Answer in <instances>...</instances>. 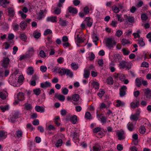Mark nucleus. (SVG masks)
Masks as SVG:
<instances>
[{
    "mask_svg": "<svg viewBox=\"0 0 151 151\" xmlns=\"http://www.w3.org/2000/svg\"><path fill=\"white\" fill-rule=\"evenodd\" d=\"M125 16V15H124ZM127 18V21L131 23H134V18L133 17H128L127 15H125Z\"/></svg>",
    "mask_w": 151,
    "mask_h": 151,
    "instance_id": "obj_39",
    "label": "nucleus"
},
{
    "mask_svg": "<svg viewBox=\"0 0 151 151\" xmlns=\"http://www.w3.org/2000/svg\"><path fill=\"white\" fill-rule=\"evenodd\" d=\"M27 25V23L25 22V21H22L20 24V27L22 30H24L26 28Z\"/></svg>",
    "mask_w": 151,
    "mask_h": 151,
    "instance_id": "obj_25",
    "label": "nucleus"
},
{
    "mask_svg": "<svg viewBox=\"0 0 151 151\" xmlns=\"http://www.w3.org/2000/svg\"><path fill=\"white\" fill-rule=\"evenodd\" d=\"M122 44L123 46H125L126 45H129L131 44L130 41L126 38H123L121 41Z\"/></svg>",
    "mask_w": 151,
    "mask_h": 151,
    "instance_id": "obj_18",
    "label": "nucleus"
},
{
    "mask_svg": "<svg viewBox=\"0 0 151 151\" xmlns=\"http://www.w3.org/2000/svg\"><path fill=\"white\" fill-rule=\"evenodd\" d=\"M9 3L7 0H0V4L4 8L6 7V4H8Z\"/></svg>",
    "mask_w": 151,
    "mask_h": 151,
    "instance_id": "obj_23",
    "label": "nucleus"
},
{
    "mask_svg": "<svg viewBox=\"0 0 151 151\" xmlns=\"http://www.w3.org/2000/svg\"><path fill=\"white\" fill-rule=\"evenodd\" d=\"M19 117V113L18 112H16L12 116H10L9 118V121L12 123H14L16 122V119Z\"/></svg>",
    "mask_w": 151,
    "mask_h": 151,
    "instance_id": "obj_3",
    "label": "nucleus"
},
{
    "mask_svg": "<svg viewBox=\"0 0 151 151\" xmlns=\"http://www.w3.org/2000/svg\"><path fill=\"white\" fill-rule=\"evenodd\" d=\"M139 105V102L138 101H137L136 102H132L130 104L131 107L132 109H135L138 108Z\"/></svg>",
    "mask_w": 151,
    "mask_h": 151,
    "instance_id": "obj_12",
    "label": "nucleus"
},
{
    "mask_svg": "<svg viewBox=\"0 0 151 151\" xmlns=\"http://www.w3.org/2000/svg\"><path fill=\"white\" fill-rule=\"evenodd\" d=\"M119 66L120 67V68L124 69L126 68L127 69H129V64L127 62L124 61H122L120 62L119 65Z\"/></svg>",
    "mask_w": 151,
    "mask_h": 151,
    "instance_id": "obj_9",
    "label": "nucleus"
},
{
    "mask_svg": "<svg viewBox=\"0 0 151 151\" xmlns=\"http://www.w3.org/2000/svg\"><path fill=\"white\" fill-rule=\"evenodd\" d=\"M59 23L60 26L62 27H64L67 25L68 22L66 20L62 19L61 18H59Z\"/></svg>",
    "mask_w": 151,
    "mask_h": 151,
    "instance_id": "obj_15",
    "label": "nucleus"
},
{
    "mask_svg": "<svg viewBox=\"0 0 151 151\" xmlns=\"http://www.w3.org/2000/svg\"><path fill=\"white\" fill-rule=\"evenodd\" d=\"M45 11H46V10H40L37 17V18L38 20H40L44 17V14Z\"/></svg>",
    "mask_w": 151,
    "mask_h": 151,
    "instance_id": "obj_16",
    "label": "nucleus"
},
{
    "mask_svg": "<svg viewBox=\"0 0 151 151\" xmlns=\"http://www.w3.org/2000/svg\"><path fill=\"white\" fill-rule=\"evenodd\" d=\"M51 86V83L47 81H46L44 83H40L41 87L43 88H47L48 87H50Z\"/></svg>",
    "mask_w": 151,
    "mask_h": 151,
    "instance_id": "obj_13",
    "label": "nucleus"
},
{
    "mask_svg": "<svg viewBox=\"0 0 151 151\" xmlns=\"http://www.w3.org/2000/svg\"><path fill=\"white\" fill-rule=\"evenodd\" d=\"M76 38L77 42L78 43H81L84 41L82 37H79L77 35Z\"/></svg>",
    "mask_w": 151,
    "mask_h": 151,
    "instance_id": "obj_51",
    "label": "nucleus"
},
{
    "mask_svg": "<svg viewBox=\"0 0 151 151\" xmlns=\"http://www.w3.org/2000/svg\"><path fill=\"white\" fill-rule=\"evenodd\" d=\"M20 39L23 41H25L27 39V37L26 35L24 33H22L20 34Z\"/></svg>",
    "mask_w": 151,
    "mask_h": 151,
    "instance_id": "obj_40",
    "label": "nucleus"
},
{
    "mask_svg": "<svg viewBox=\"0 0 151 151\" xmlns=\"http://www.w3.org/2000/svg\"><path fill=\"white\" fill-rule=\"evenodd\" d=\"M79 99V96L78 94H74L72 96V99L74 101H78Z\"/></svg>",
    "mask_w": 151,
    "mask_h": 151,
    "instance_id": "obj_37",
    "label": "nucleus"
},
{
    "mask_svg": "<svg viewBox=\"0 0 151 151\" xmlns=\"http://www.w3.org/2000/svg\"><path fill=\"white\" fill-rule=\"evenodd\" d=\"M116 135L117 136L118 139L120 140H123L125 138V133L123 131H120L117 132Z\"/></svg>",
    "mask_w": 151,
    "mask_h": 151,
    "instance_id": "obj_6",
    "label": "nucleus"
},
{
    "mask_svg": "<svg viewBox=\"0 0 151 151\" xmlns=\"http://www.w3.org/2000/svg\"><path fill=\"white\" fill-rule=\"evenodd\" d=\"M138 42L137 44L141 47H143L145 45V43L143 41V39L142 37L139 39Z\"/></svg>",
    "mask_w": 151,
    "mask_h": 151,
    "instance_id": "obj_32",
    "label": "nucleus"
},
{
    "mask_svg": "<svg viewBox=\"0 0 151 151\" xmlns=\"http://www.w3.org/2000/svg\"><path fill=\"white\" fill-rule=\"evenodd\" d=\"M27 128L30 129L32 131L35 129V128L33 127L32 125L30 124H27Z\"/></svg>",
    "mask_w": 151,
    "mask_h": 151,
    "instance_id": "obj_60",
    "label": "nucleus"
},
{
    "mask_svg": "<svg viewBox=\"0 0 151 151\" xmlns=\"http://www.w3.org/2000/svg\"><path fill=\"white\" fill-rule=\"evenodd\" d=\"M52 32V31L50 29H47L45 31L44 35L46 36L49 34H51Z\"/></svg>",
    "mask_w": 151,
    "mask_h": 151,
    "instance_id": "obj_56",
    "label": "nucleus"
},
{
    "mask_svg": "<svg viewBox=\"0 0 151 151\" xmlns=\"http://www.w3.org/2000/svg\"><path fill=\"white\" fill-rule=\"evenodd\" d=\"M146 91L145 92V95L146 98L150 99L151 97V91L149 88L145 89Z\"/></svg>",
    "mask_w": 151,
    "mask_h": 151,
    "instance_id": "obj_20",
    "label": "nucleus"
},
{
    "mask_svg": "<svg viewBox=\"0 0 151 151\" xmlns=\"http://www.w3.org/2000/svg\"><path fill=\"white\" fill-rule=\"evenodd\" d=\"M137 33H134L133 34V35L134 36V37L135 38L137 37H140V36L139 33H140V31L139 30H137Z\"/></svg>",
    "mask_w": 151,
    "mask_h": 151,
    "instance_id": "obj_61",
    "label": "nucleus"
},
{
    "mask_svg": "<svg viewBox=\"0 0 151 151\" xmlns=\"http://www.w3.org/2000/svg\"><path fill=\"white\" fill-rule=\"evenodd\" d=\"M70 120L74 124H76L77 121V116L76 115H73L70 118Z\"/></svg>",
    "mask_w": 151,
    "mask_h": 151,
    "instance_id": "obj_29",
    "label": "nucleus"
},
{
    "mask_svg": "<svg viewBox=\"0 0 151 151\" xmlns=\"http://www.w3.org/2000/svg\"><path fill=\"white\" fill-rule=\"evenodd\" d=\"M68 12L73 14H77L78 13V10L76 8L71 7H69L68 8Z\"/></svg>",
    "mask_w": 151,
    "mask_h": 151,
    "instance_id": "obj_11",
    "label": "nucleus"
},
{
    "mask_svg": "<svg viewBox=\"0 0 151 151\" xmlns=\"http://www.w3.org/2000/svg\"><path fill=\"white\" fill-rule=\"evenodd\" d=\"M62 93L64 95H66L68 94V89L66 88H62Z\"/></svg>",
    "mask_w": 151,
    "mask_h": 151,
    "instance_id": "obj_55",
    "label": "nucleus"
},
{
    "mask_svg": "<svg viewBox=\"0 0 151 151\" xmlns=\"http://www.w3.org/2000/svg\"><path fill=\"white\" fill-rule=\"evenodd\" d=\"M55 97L58 99L60 101H64L65 99V97L64 96L62 95H58L56 93L55 94Z\"/></svg>",
    "mask_w": 151,
    "mask_h": 151,
    "instance_id": "obj_17",
    "label": "nucleus"
},
{
    "mask_svg": "<svg viewBox=\"0 0 151 151\" xmlns=\"http://www.w3.org/2000/svg\"><path fill=\"white\" fill-rule=\"evenodd\" d=\"M93 151H99L101 150V147L98 144L93 146Z\"/></svg>",
    "mask_w": 151,
    "mask_h": 151,
    "instance_id": "obj_42",
    "label": "nucleus"
},
{
    "mask_svg": "<svg viewBox=\"0 0 151 151\" xmlns=\"http://www.w3.org/2000/svg\"><path fill=\"white\" fill-rule=\"evenodd\" d=\"M1 110L3 112H4L6 110L9 109V106L7 105H5L4 106H0Z\"/></svg>",
    "mask_w": 151,
    "mask_h": 151,
    "instance_id": "obj_43",
    "label": "nucleus"
},
{
    "mask_svg": "<svg viewBox=\"0 0 151 151\" xmlns=\"http://www.w3.org/2000/svg\"><path fill=\"white\" fill-rule=\"evenodd\" d=\"M19 13L21 14V16L22 18L23 19H25L26 18L27 15L25 14H24L22 11H19Z\"/></svg>",
    "mask_w": 151,
    "mask_h": 151,
    "instance_id": "obj_58",
    "label": "nucleus"
},
{
    "mask_svg": "<svg viewBox=\"0 0 151 151\" xmlns=\"http://www.w3.org/2000/svg\"><path fill=\"white\" fill-rule=\"evenodd\" d=\"M106 46L110 49L114 47L116 44L114 39L111 38H107L106 42Z\"/></svg>",
    "mask_w": 151,
    "mask_h": 151,
    "instance_id": "obj_2",
    "label": "nucleus"
},
{
    "mask_svg": "<svg viewBox=\"0 0 151 151\" xmlns=\"http://www.w3.org/2000/svg\"><path fill=\"white\" fill-rule=\"evenodd\" d=\"M24 79V77L22 75H20L18 78L17 82H16L17 83H14V84H13V86H17V84H18L17 82L20 83L23 81Z\"/></svg>",
    "mask_w": 151,
    "mask_h": 151,
    "instance_id": "obj_27",
    "label": "nucleus"
},
{
    "mask_svg": "<svg viewBox=\"0 0 151 151\" xmlns=\"http://www.w3.org/2000/svg\"><path fill=\"white\" fill-rule=\"evenodd\" d=\"M139 118V113H135L132 114L130 117V119L132 121H137Z\"/></svg>",
    "mask_w": 151,
    "mask_h": 151,
    "instance_id": "obj_10",
    "label": "nucleus"
},
{
    "mask_svg": "<svg viewBox=\"0 0 151 151\" xmlns=\"http://www.w3.org/2000/svg\"><path fill=\"white\" fill-rule=\"evenodd\" d=\"M115 17H116V19H117V21L120 23L122 22L124 20V19L122 17V14H116L115 15Z\"/></svg>",
    "mask_w": 151,
    "mask_h": 151,
    "instance_id": "obj_22",
    "label": "nucleus"
},
{
    "mask_svg": "<svg viewBox=\"0 0 151 151\" xmlns=\"http://www.w3.org/2000/svg\"><path fill=\"white\" fill-rule=\"evenodd\" d=\"M9 62L10 59L8 58L4 57L1 65L3 68H7L9 65Z\"/></svg>",
    "mask_w": 151,
    "mask_h": 151,
    "instance_id": "obj_5",
    "label": "nucleus"
},
{
    "mask_svg": "<svg viewBox=\"0 0 151 151\" xmlns=\"http://www.w3.org/2000/svg\"><path fill=\"white\" fill-rule=\"evenodd\" d=\"M147 16L145 14H143L141 15V18L143 22L146 21L148 19Z\"/></svg>",
    "mask_w": 151,
    "mask_h": 151,
    "instance_id": "obj_46",
    "label": "nucleus"
},
{
    "mask_svg": "<svg viewBox=\"0 0 151 151\" xmlns=\"http://www.w3.org/2000/svg\"><path fill=\"white\" fill-rule=\"evenodd\" d=\"M83 11L85 14L86 15L88 14L89 12V9L88 7L87 6L85 7L84 8Z\"/></svg>",
    "mask_w": 151,
    "mask_h": 151,
    "instance_id": "obj_54",
    "label": "nucleus"
},
{
    "mask_svg": "<svg viewBox=\"0 0 151 151\" xmlns=\"http://www.w3.org/2000/svg\"><path fill=\"white\" fill-rule=\"evenodd\" d=\"M62 144V141L61 139H59L56 143L55 144V146L57 147L61 146Z\"/></svg>",
    "mask_w": 151,
    "mask_h": 151,
    "instance_id": "obj_49",
    "label": "nucleus"
},
{
    "mask_svg": "<svg viewBox=\"0 0 151 151\" xmlns=\"http://www.w3.org/2000/svg\"><path fill=\"white\" fill-rule=\"evenodd\" d=\"M92 84L93 85V87L95 89H99V85L98 82L94 81L92 83Z\"/></svg>",
    "mask_w": 151,
    "mask_h": 151,
    "instance_id": "obj_45",
    "label": "nucleus"
},
{
    "mask_svg": "<svg viewBox=\"0 0 151 151\" xmlns=\"http://www.w3.org/2000/svg\"><path fill=\"white\" fill-rule=\"evenodd\" d=\"M142 78H137L135 80V83L136 86L137 87H140L142 84Z\"/></svg>",
    "mask_w": 151,
    "mask_h": 151,
    "instance_id": "obj_24",
    "label": "nucleus"
},
{
    "mask_svg": "<svg viewBox=\"0 0 151 151\" xmlns=\"http://www.w3.org/2000/svg\"><path fill=\"white\" fill-rule=\"evenodd\" d=\"M35 110L38 112L40 113L44 112L45 111V109L42 106H36L35 108Z\"/></svg>",
    "mask_w": 151,
    "mask_h": 151,
    "instance_id": "obj_19",
    "label": "nucleus"
},
{
    "mask_svg": "<svg viewBox=\"0 0 151 151\" xmlns=\"http://www.w3.org/2000/svg\"><path fill=\"white\" fill-rule=\"evenodd\" d=\"M83 76L84 78H87L89 77L90 74V71L88 70H87L86 69L84 70Z\"/></svg>",
    "mask_w": 151,
    "mask_h": 151,
    "instance_id": "obj_33",
    "label": "nucleus"
},
{
    "mask_svg": "<svg viewBox=\"0 0 151 151\" xmlns=\"http://www.w3.org/2000/svg\"><path fill=\"white\" fill-rule=\"evenodd\" d=\"M117 24V22L113 20L110 24V25L113 27H116V24Z\"/></svg>",
    "mask_w": 151,
    "mask_h": 151,
    "instance_id": "obj_59",
    "label": "nucleus"
},
{
    "mask_svg": "<svg viewBox=\"0 0 151 151\" xmlns=\"http://www.w3.org/2000/svg\"><path fill=\"white\" fill-rule=\"evenodd\" d=\"M41 71L43 72H45L47 70V68L45 66H41L40 67Z\"/></svg>",
    "mask_w": 151,
    "mask_h": 151,
    "instance_id": "obj_62",
    "label": "nucleus"
},
{
    "mask_svg": "<svg viewBox=\"0 0 151 151\" xmlns=\"http://www.w3.org/2000/svg\"><path fill=\"white\" fill-rule=\"evenodd\" d=\"M16 136L18 138H19L22 137L23 132L21 130L18 129L16 132Z\"/></svg>",
    "mask_w": 151,
    "mask_h": 151,
    "instance_id": "obj_28",
    "label": "nucleus"
},
{
    "mask_svg": "<svg viewBox=\"0 0 151 151\" xmlns=\"http://www.w3.org/2000/svg\"><path fill=\"white\" fill-rule=\"evenodd\" d=\"M139 132L142 134H144L145 133L146 131V129L144 125H141L139 127Z\"/></svg>",
    "mask_w": 151,
    "mask_h": 151,
    "instance_id": "obj_34",
    "label": "nucleus"
},
{
    "mask_svg": "<svg viewBox=\"0 0 151 151\" xmlns=\"http://www.w3.org/2000/svg\"><path fill=\"white\" fill-rule=\"evenodd\" d=\"M61 12V10L59 8L57 7L54 10L53 13L54 14L58 15L60 14Z\"/></svg>",
    "mask_w": 151,
    "mask_h": 151,
    "instance_id": "obj_48",
    "label": "nucleus"
},
{
    "mask_svg": "<svg viewBox=\"0 0 151 151\" xmlns=\"http://www.w3.org/2000/svg\"><path fill=\"white\" fill-rule=\"evenodd\" d=\"M95 58V55L92 52H91L90 55L88 57L89 60L91 61L93 60Z\"/></svg>",
    "mask_w": 151,
    "mask_h": 151,
    "instance_id": "obj_57",
    "label": "nucleus"
},
{
    "mask_svg": "<svg viewBox=\"0 0 151 151\" xmlns=\"http://www.w3.org/2000/svg\"><path fill=\"white\" fill-rule=\"evenodd\" d=\"M72 68L75 70H76L78 68V64H76L74 62H73L71 64Z\"/></svg>",
    "mask_w": 151,
    "mask_h": 151,
    "instance_id": "obj_44",
    "label": "nucleus"
},
{
    "mask_svg": "<svg viewBox=\"0 0 151 151\" xmlns=\"http://www.w3.org/2000/svg\"><path fill=\"white\" fill-rule=\"evenodd\" d=\"M24 109L27 111H30L32 108V105L26 103L24 104Z\"/></svg>",
    "mask_w": 151,
    "mask_h": 151,
    "instance_id": "obj_26",
    "label": "nucleus"
},
{
    "mask_svg": "<svg viewBox=\"0 0 151 151\" xmlns=\"http://www.w3.org/2000/svg\"><path fill=\"white\" fill-rule=\"evenodd\" d=\"M114 64L113 63H110L109 66V69L111 70V71L112 72H113L115 71V69L114 68L113 66Z\"/></svg>",
    "mask_w": 151,
    "mask_h": 151,
    "instance_id": "obj_52",
    "label": "nucleus"
},
{
    "mask_svg": "<svg viewBox=\"0 0 151 151\" xmlns=\"http://www.w3.org/2000/svg\"><path fill=\"white\" fill-rule=\"evenodd\" d=\"M6 138V133L4 131H0V141H3Z\"/></svg>",
    "mask_w": 151,
    "mask_h": 151,
    "instance_id": "obj_30",
    "label": "nucleus"
},
{
    "mask_svg": "<svg viewBox=\"0 0 151 151\" xmlns=\"http://www.w3.org/2000/svg\"><path fill=\"white\" fill-rule=\"evenodd\" d=\"M34 72V70L33 68L32 67H29L27 69V73L28 75H32Z\"/></svg>",
    "mask_w": 151,
    "mask_h": 151,
    "instance_id": "obj_31",
    "label": "nucleus"
},
{
    "mask_svg": "<svg viewBox=\"0 0 151 151\" xmlns=\"http://www.w3.org/2000/svg\"><path fill=\"white\" fill-rule=\"evenodd\" d=\"M122 51L124 55H128L130 52L129 51L126 50V49L125 48H123L122 49Z\"/></svg>",
    "mask_w": 151,
    "mask_h": 151,
    "instance_id": "obj_50",
    "label": "nucleus"
},
{
    "mask_svg": "<svg viewBox=\"0 0 151 151\" xmlns=\"http://www.w3.org/2000/svg\"><path fill=\"white\" fill-rule=\"evenodd\" d=\"M46 21L47 22H51L52 23H56L57 21V17L56 16H51L47 17L46 18Z\"/></svg>",
    "mask_w": 151,
    "mask_h": 151,
    "instance_id": "obj_8",
    "label": "nucleus"
},
{
    "mask_svg": "<svg viewBox=\"0 0 151 151\" xmlns=\"http://www.w3.org/2000/svg\"><path fill=\"white\" fill-rule=\"evenodd\" d=\"M122 34V31L119 30L116 32V35L118 37H120Z\"/></svg>",
    "mask_w": 151,
    "mask_h": 151,
    "instance_id": "obj_63",
    "label": "nucleus"
},
{
    "mask_svg": "<svg viewBox=\"0 0 151 151\" xmlns=\"http://www.w3.org/2000/svg\"><path fill=\"white\" fill-rule=\"evenodd\" d=\"M60 68H59V69L60 70L58 73L60 74L61 76L66 75L67 76L70 77H73V73L70 70L68 69H65L64 68H63L60 70Z\"/></svg>",
    "mask_w": 151,
    "mask_h": 151,
    "instance_id": "obj_1",
    "label": "nucleus"
},
{
    "mask_svg": "<svg viewBox=\"0 0 151 151\" xmlns=\"http://www.w3.org/2000/svg\"><path fill=\"white\" fill-rule=\"evenodd\" d=\"M117 104L116 106L117 107L122 106L125 105V103L121 101L120 100H118L116 101Z\"/></svg>",
    "mask_w": 151,
    "mask_h": 151,
    "instance_id": "obj_36",
    "label": "nucleus"
},
{
    "mask_svg": "<svg viewBox=\"0 0 151 151\" xmlns=\"http://www.w3.org/2000/svg\"><path fill=\"white\" fill-rule=\"evenodd\" d=\"M85 116L87 119H92L91 114L89 112H86Z\"/></svg>",
    "mask_w": 151,
    "mask_h": 151,
    "instance_id": "obj_41",
    "label": "nucleus"
},
{
    "mask_svg": "<svg viewBox=\"0 0 151 151\" xmlns=\"http://www.w3.org/2000/svg\"><path fill=\"white\" fill-rule=\"evenodd\" d=\"M106 82L108 84L112 85L114 83L112 78L111 76L109 77L107 79Z\"/></svg>",
    "mask_w": 151,
    "mask_h": 151,
    "instance_id": "obj_38",
    "label": "nucleus"
},
{
    "mask_svg": "<svg viewBox=\"0 0 151 151\" xmlns=\"http://www.w3.org/2000/svg\"><path fill=\"white\" fill-rule=\"evenodd\" d=\"M17 96V99L19 101H22L24 99V95L22 93H19Z\"/></svg>",
    "mask_w": 151,
    "mask_h": 151,
    "instance_id": "obj_21",
    "label": "nucleus"
},
{
    "mask_svg": "<svg viewBox=\"0 0 151 151\" xmlns=\"http://www.w3.org/2000/svg\"><path fill=\"white\" fill-rule=\"evenodd\" d=\"M29 58V56L28 55H23L20 56L19 60L21 61L25 58Z\"/></svg>",
    "mask_w": 151,
    "mask_h": 151,
    "instance_id": "obj_53",
    "label": "nucleus"
},
{
    "mask_svg": "<svg viewBox=\"0 0 151 151\" xmlns=\"http://www.w3.org/2000/svg\"><path fill=\"white\" fill-rule=\"evenodd\" d=\"M40 55L42 58H44L46 57L44 51L42 50H41L39 53Z\"/></svg>",
    "mask_w": 151,
    "mask_h": 151,
    "instance_id": "obj_64",
    "label": "nucleus"
},
{
    "mask_svg": "<svg viewBox=\"0 0 151 151\" xmlns=\"http://www.w3.org/2000/svg\"><path fill=\"white\" fill-rule=\"evenodd\" d=\"M33 35V37L36 39H38L41 36V34L40 33L37 32V30L34 31Z\"/></svg>",
    "mask_w": 151,
    "mask_h": 151,
    "instance_id": "obj_35",
    "label": "nucleus"
},
{
    "mask_svg": "<svg viewBox=\"0 0 151 151\" xmlns=\"http://www.w3.org/2000/svg\"><path fill=\"white\" fill-rule=\"evenodd\" d=\"M8 10V16L10 17H14L15 14V11L14 8L9 7L7 8Z\"/></svg>",
    "mask_w": 151,
    "mask_h": 151,
    "instance_id": "obj_7",
    "label": "nucleus"
},
{
    "mask_svg": "<svg viewBox=\"0 0 151 151\" xmlns=\"http://www.w3.org/2000/svg\"><path fill=\"white\" fill-rule=\"evenodd\" d=\"M127 87L125 86H123L119 89V96L122 97L125 96L127 93Z\"/></svg>",
    "mask_w": 151,
    "mask_h": 151,
    "instance_id": "obj_4",
    "label": "nucleus"
},
{
    "mask_svg": "<svg viewBox=\"0 0 151 151\" xmlns=\"http://www.w3.org/2000/svg\"><path fill=\"white\" fill-rule=\"evenodd\" d=\"M33 92L36 95H39L41 93V90L39 88L34 89Z\"/></svg>",
    "mask_w": 151,
    "mask_h": 151,
    "instance_id": "obj_47",
    "label": "nucleus"
},
{
    "mask_svg": "<svg viewBox=\"0 0 151 151\" xmlns=\"http://www.w3.org/2000/svg\"><path fill=\"white\" fill-rule=\"evenodd\" d=\"M127 127L128 130L130 132L133 131L134 129V126L132 122H129L127 125Z\"/></svg>",
    "mask_w": 151,
    "mask_h": 151,
    "instance_id": "obj_14",
    "label": "nucleus"
}]
</instances>
